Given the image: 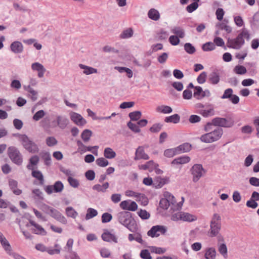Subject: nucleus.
I'll use <instances>...</instances> for the list:
<instances>
[{
	"label": "nucleus",
	"instance_id": "1",
	"mask_svg": "<svg viewBox=\"0 0 259 259\" xmlns=\"http://www.w3.org/2000/svg\"><path fill=\"white\" fill-rule=\"evenodd\" d=\"M118 222L125 227L131 232L135 233L138 230L137 224L134 218L132 217V213L130 211H123L119 212L117 214Z\"/></svg>",
	"mask_w": 259,
	"mask_h": 259
},
{
	"label": "nucleus",
	"instance_id": "2",
	"mask_svg": "<svg viewBox=\"0 0 259 259\" xmlns=\"http://www.w3.org/2000/svg\"><path fill=\"white\" fill-rule=\"evenodd\" d=\"M243 37L246 38L247 40H249L250 38V34L248 31L244 28L242 30V31L235 38H228L227 47L229 48L236 50L240 49L245 43Z\"/></svg>",
	"mask_w": 259,
	"mask_h": 259
},
{
	"label": "nucleus",
	"instance_id": "3",
	"mask_svg": "<svg viewBox=\"0 0 259 259\" xmlns=\"http://www.w3.org/2000/svg\"><path fill=\"white\" fill-rule=\"evenodd\" d=\"M7 154L9 158L14 164L21 165L23 162V155L18 148L12 146L8 147Z\"/></svg>",
	"mask_w": 259,
	"mask_h": 259
},
{
	"label": "nucleus",
	"instance_id": "4",
	"mask_svg": "<svg viewBox=\"0 0 259 259\" xmlns=\"http://www.w3.org/2000/svg\"><path fill=\"white\" fill-rule=\"evenodd\" d=\"M20 136L21 144L25 150L31 153H36L38 152L39 148L37 144L26 135H20Z\"/></svg>",
	"mask_w": 259,
	"mask_h": 259
},
{
	"label": "nucleus",
	"instance_id": "5",
	"mask_svg": "<svg viewBox=\"0 0 259 259\" xmlns=\"http://www.w3.org/2000/svg\"><path fill=\"white\" fill-rule=\"evenodd\" d=\"M44 189L48 195H50L53 192H61L64 189V185L61 181H57L53 185L44 186Z\"/></svg>",
	"mask_w": 259,
	"mask_h": 259
},
{
	"label": "nucleus",
	"instance_id": "6",
	"mask_svg": "<svg viewBox=\"0 0 259 259\" xmlns=\"http://www.w3.org/2000/svg\"><path fill=\"white\" fill-rule=\"evenodd\" d=\"M190 171L193 175V181L197 182L203 175V172H205L206 170L203 168L201 164H195L192 166Z\"/></svg>",
	"mask_w": 259,
	"mask_h": 259
},
{
	"label": "nucleus",
	"instance_id": "7",
	"mask_svg": "<svg viewBox=\"0 0 259 259\" xmlns=\"http://www.w3.org/2000/svg\"><path fill=\"white\" fill-rule=\"evenodd\" d=\"M167 231V228L164 226L156 225L152 227V228L148 231L147 235L152 238L157 237L160 235L158 232L161 234H164Z\"/></svg>",
	"mask_w": 259,
	"mask_h": 259
},
{
	"label": "nucleus",
	"instance_id": "8",
	"mask_svg": "<svg viewBox=\"0 0 259 259\" xmlns=\"http://www.w3.org/2000/svg\"><path fill=\"white\" fill-rule=\"evenodd\" d=\"M212 123L214 126L224 127H231L234 125L232 120H228L226 118L215 117L212 119Z\"/></svg>",
	"mask_w": 259,
	"mask_h": 259
},
{
	"label": "nucleus",
	"instance_id": "9",
	"mask_svg": "<svg viewBox=\"0 0 259 259\" xmlns=\"http://www.w3.org/2000/svg\"><path fill=\"white\" fill-rule=\"evenodd\" d=\"M30 225L33 226L35 228H32L31 230L33 233L42 236H45L47 235V232L44 228L31 219H29V223H27L25 226L26 227H29Z\"/></svg>",
	"mask_w": 259,
	"mask_h": 259
},
{
	"label": "nucleus",
	"instance_id": "10",
	"mask_svg": "<svg viewBox=\"0 0 259 259\" xmlns=\"http://www.w3.org/2000/svg\"><path fill=\"white\" fill-rule=\"evenodd\" d=\"M68 119L65 116L58 115L56 117V121L52 122V127H56L58 125L61 129H64L69 123Z\"/></svg>",
	"mask_w": 259,
	"mask_h": 259
},
{
	"label": "nucleus",
	"instance_id": "11",
	"mask_svg": "<svg viewBox=\"0 0 259 259\" xmlns=\"http://www.w3.org/2000/svg\"><path fill=\"white\" fill-rule=\"evenodd\" d=\"M69 115L71 121L78 126H83L87 123L86 120L80 114L75 112H71Z\"/></svg>",
	"mask_w": 259,
	"mask_h": 259
},
{
	"label": "nucleus",
	"instance_id": "12",
	"mask_svg": "<svg viewBox=\"0 0 259 259\" xmlns=\"http://www.w3.org/2000/svg\"><path fill=\"white\" fill-rule=\"evenodd\" d=\"M49 215L63 224L65 225L67 223V219L61 213L60 211L53 207L51 209Z\"/></svg>",
	"mask_w": 259,
	"mask_h": 259
},
{
	"label": "nucleus",
	"instance_id": "13",
	"mask_svg": "<svg viewBox=\"0 0 259 259\" xmlns=\"http://www.w3.org/2000/svg\"><path fill=\"white\" fill-rule=\"evenodd\" d=\"M221 228V222H210V231L208 232V236L210 237L216 236L219 233Z\"/></svg>",
	"mask_w": 259,
	"mask_h": 259
},
{
	"label": "nucleus",
	"instance_id": "14",
	"mask_svg": "<svg viewBox=\"0 0 259 259\" xmlns=\"http://www.w3.org/2000/svg\"><path fill=\"white\" fill-rule=\"evenodd\" d=\"M101 238L103 241L108 242L113 241L114 243H117L118 242L116 236L114 234L111 233L107 229L104 230V232L101 235Z\"/></svg>",
	"mask_w": 259,
	"mask_h": 259
},
{
	"label": "nucleus",
	"instance_id": "15",
	"mask_svg": "<svg viewBox=\"0 0 259 259\" xmlns=\"http://www.w3.org/2000/svg\"><path fill=\"white\" fill-rule=\"evenodd\" d=\"M125 195L128 197L134 196L142 199L145 205H147L148 203V199L144 194L137 193L132 190H127L125 191Z\"/></svg>",
	"mask_w": 259,
	"mask_h": 259
},
{
	"label": "nucleus",
	"instance_id": "16",
	"mask_svg": "<svg viewBox=\"0 0 259 259\" xmlns=\"http://www.w3.org/2000/svg\"><path fill=\"white\" fill-rule=\"evenodd\" d=\"M220 80V75L219 70L214 69L208 76V81L212 84H218Z\"/></svg>",
	"mask_w": 259,
	"mask_h": 259
},
{
	"label": "nucleus",
	"instance_id": "17",
	"mask_svg": "<svg viewBox=\"0 0 259 259\" xmlns=\"http://www.w3.org/2000/svg\"><path fill=\"white\" fill-rule=\"evenodd\" d=\"M149 158V156L145 152L144 147L143 146H139L138 148L136 149L134 160H148Z\"/></svg>",
	"mask_w": 259,
	"mask_h": 259
},
{
	"label": "nucleus",
	"instance_id": "18",
	"mask_svg": "<svg viewBox=\"0 0 259 259\" xmlns=\"http://www.w3.org/2000/svg\"><path fill=\"white\" fill-rule=\"evenodd\" d=\"M169 182V178L168 177L161 178V177H157L154 181L153 186L156 189L161 188L165 184Z\"/></svg>",
	"mask_w": 259,
	"mask_h": 259
},
{
	"label": "nucleus",
	"instance_id": "19",
	"mask_svg": "<svg viewBox=\"0 0 259 259\" xmlns=\"http://www.w3.org/2000/svg\"><path fill=\"white\" fill-rule=\"evenodd\" d=\"M0 242L5 250L9 254L12 250V247L9 241L7 240L3 233L0 232Z\"/></svg>",
	"mask_w": 259,
	"mask_h": 259
},
{
	"label": "nucleus",
	"instance_id": "20",
	"mask_svg": "<svg viewBox=\"0 0 259 259\" xmlns=\"http://www.w3.org/2000/svg\"><path fill=\"white\" fill-rule=\"evenodd\" d=\"M31 68L33 70H36L38 71V76L39 78L44 76V73L46 71V69L44 66L38 62L32 63L31 65Z\"/></svg>",
	"mask_w": 259,
	"mask_h": 259
},
{
	"label": "nucleus",
	"instance_id": "21",
	"mask_svg": "<svg viewBox=\"0 0 259 259\" xmlns=\"http://www.w3.org/2000/svg\"><path fill=\"white\" fill-rule=\"evenodd\" d=\"M10 49L13 53L20 54L23 51V46L20 41H15L11 44Z\"/></svg>",
	"mask_w": 259,
	"mask_h": 259
},
{
	"label": "nucleus",
	"instance_id": "22",
	"mask_svg": "<svg viewBox=\"0 0 259 259\" xmlns=\"http://www.w3.org/2000/svg\"><path fill=\"white\" fill-rule=\"evenodd\" d=\"M191 158L189 156L184 155L174 159L171 162L172 165L184 164L189 162Z\"/></svg>",
	"mask_w": 259,
	"mask_h": 259
},
{
	"label": "nucleus",
	"instance_id": "23",
	"mask_svg": "<svg viewBox=\"0 0 259 259\" xmlns=\"http://www.w3.org/2000/svg\"><path fill=\"white\" fill-rule=\"evenodd\" d=\"M139 168L143 170L148 169L150 172L154 170V168H157L159 165L155 163L153 160H150L146 162L144 164L139 165Z\"/></svg>",
	"mask_w": 259,
	"mask_h": 259
},
{
	"label": "nucleus",
	"instance_id": "24",
	"mask_svg": "<svg viewBox=\"0 0 259 259\" xmlns=\"http://www.w3.org/2000/svg\"><path fill=\"white\" fill-rule=\"evenodd\" d=\"M39 161V158L37 155L32 156L29 159L28 164L26 167L29 170L34 169V166L37 165Z\"/></svg>",
	"mask_w": 259,
	"mask_h": 259
},
{
	"label": "nucleus",
	"instance_id": "25",
	"mask_svg": "<svg viewBox=\"0 0 259 259\" xmlns=\"http://www.w3.org/2000/svg\"><path fill=\"white\" fill-rule=\"evenodd\" d=\"M32 170L31 176L39 181V184L40 185H44L45 180L44 176L42 172L38 170H34V169Z\"/></svg>",
	"mask_w": 259,
	"mask_h": 259
},
{
	"label": "nucleus",
	"instance_id": "26",
	"mask_svg": "<svg viewBox=\"0 0 259 259\" xmlns=\"http://www.w3.org/2000/svg\"><path fill=\"white\" fill-rule=\"evenodd\" d=\"M178 152L180 154L189 152L192 149V145L189 143H184L177 147Z\"/></svg>",
	"mask_w": 259,
	"mask_h": 259
},
{
	"label": "nucleus",
	"instance_id": "27",
	"mask_svg": "<svg viewBox=\"0 0 259 259\" xmlns=\"http://www.w3.org/2000/svg\"><path fill=\"white\" fill-rule=\"evenodd\" d=\"M79 67L80 69H83V73L86 75H90L93 73H97L98 70L93 67L85 65L82 64H79Z\"/></svg>",
	"mask_w": 259,
	"mask_h": 259
},
{
	"label": "nucleus",
	"instance_id": "28",
	"mask_svg": "<svg viewBox=\"0 0 259 259\" xmlns=\"http://www.w3.org/2000/svg\"><path fill=\"white\" fill-rule=\"evenodd\" d=\"M109 187V183L105 182L102 185L100 184H96L92 187L93 190L97 191L98 192L105 193L106 192L107 189Z\"/></svg>",
	"mask_w": 259,
	"mask_h": 259
},
{
	"label": "nucleus",
	"instance_id": "29",
	"mask_svg": "<svg viewBox=\"0 0 259 259\" xmlns=\"http://www.w3.org/2000/svg\"><path fill=\"white\" fill-rule=\"evenodd\" d=\"M180 121V116L178 114H175L164 118V121L166 123H178Z\"/></svg>",
	"mask_w": 259,
	"mask_h": 259
},
{
	"label": "nucleus",
	"instance_id": "30",
	"mask_svg": "<svg viewBox=\"0 0 259 259\" xmlns=\"http://www.w3.org/2000/svg\"><path fill=\"white\" fill-rule=\"evenodd\" d=\"M148 17L151 20L157 21L160 18L159 12L155 9H151L148 13Z\"/></svg>",
	"mask_w": 259,
	"mask_h": 259
},
{
	"label": "nucleus",
	"instance_id": "31",
	"mask_svg": "<svg viewBox=\"0 0 259 259\" xmlns=\"http://www.w3.org/2000/svg\"><path fill=\"white\" fill-rule=\"evenodd\" d=\"M116 154L111 148L107 147L104 150V156L108 159H112L115 157Z\"/></svg>",
	"mask_w": 259,
	"mask_h": 259
},
{
	"label": "nucleus",
	"instance_id": "32",
	"mask_svg": "<svg viewBox=\"0 0 259 259\" xmlns=\"http://www.w3.org/2000/svg\"><path fill=\"white\" fill-rule=\"evenodd\" d=\"M40 126L44 130H47L52 127L51 125L50 118L49 116H46L39 122Z\"/></svg>",
	"mask_w": 259,
	"mask_h": 259
},
{
	"label": "nucleus",
	"instance_id": "33",
	"mask_svg": "<svg viewBox=\"0 0 259 259\" xmlns=\"http://www.w3.org/2000/svg\"><path fill=\"white\" fill-rule=\"evenodd\" d=\"M216 256L215 249L213 247L208 248L204 254L206 259H214Z\"/></svg>",
	"mask_w": 259,
	"mask_h": 259
},
{
	"label": "nucleus",
	"instance_id": "34",
	"mask_svg": "<svg viewBox=\"0 0 259 259\" xmlns=\"http://www.w3.org/2000/svg\"><path fill=\"white\" fill-rule=\"evenodd\" d=\"M156 110L158 112L169 114L172 112V109L170 106L167 105H161L157 107Z\"/></svg>",
	"mask_w": 259,
	"mask_h": 259
},
{
	"label": "nucleus",
	"instance_id": "35",
	"mask_svg": "<svg viewBox=\"0 0 259 259\" xmlns=\"http://www.w3.org/2000/svg\"><path fill=\"white\" fill-rule=\"evenodd\" d=\"M171 32L176 34L175 35L179 37V38H183L185 36L184 30L181 27H175L171 30Z\"/></svg>",
	"mask_w": 259,
	"mask_h": 259
},
{
	"label": "nucleus",
	"instance_id": "36",
	"mask_svg": "<svg viewBox=\"0 0 259 259\" xmlns=\"http://www.w3.org/2000/svg\"><path fill=\"white\" fill-rule=\"evenodd\" d=\"M200 140L206 143H210L214 142V138H213L212 135H211L210 132L203 134L200 138Z\"/></svg>",
	"mask_w": 259,
	"mask_h": 259
},
{
	"label": "nucleus",
	"instance_id": "37",
	"mask_svg": "<svg viewBox=\"0 0 259 259\" xmlns=\"http://www.w3.org/2000/svg\"><path fill=\"white\" fill-rule=\"evenodd\" d=\"M182 220L183 221L191 222L197 220V217L195 215L188 212H182Z\"/></svg>",
	"mask_w": 259,
	"mask_h": 259
},
{
	"label": "nucleus",
	"instance_id": "38",
	"mask_svg": "<svg viewBox=\"0 0 259 259\" xmlns=\"http://www.w3.org/2000/svg\"><path fill=\"white\" fill-rule=\"evenodd\" d=\"M213 138H214V142L219 140L223 135V131L221 127H218L214 131L210 132Z\"/></svg>",
	"mask_w": 259,
	"mask_h": 259
},
{
	"label": "nucleus",
	"instance_id": "39",
	"mask_svg": "<svg viewBox=\"0 0 259 259\" xmlns=\"http://www.w3.org/2000/svg\"><path fill=\"white\" fill-rule=\"evenodd\" d=\"M134 34V31L132 28L124 30L120 34L119 37L122 39H126L131 37Z\"/></svg>",
	"mask_w": 259,
	"mask_h": 259
},
{
	"label": "nucleus",
	"instance_id": "40",
	"mask_svg": "<svg viewBox=\"0 0 259 259\" xmlns=\"http://www.w3.org/2000/svg\"><path fill=\"white\" fill-rule=\"evenodd\" d=\"M180 154L178 152L177 147L175 148L167 149L164 150V155L166 157H172L176 155Z\"/></svg>",
	"mask_w": 259,
	"mask_h": 259
},
{
	"label": "nucleus",
	"instance_id": "41",
	"mask_svg": "<svg viewBox=\"0 0 259 259\" xmlns=\"http://www.w3.org/2000/svg\"><path fill=\"white\" fill-rule=\"evenodd\" d=\"M92 135V132L90 130H84L81 134V138L84 142L89 141Z\"/></svg>",
	"mask_w": 259,
	"mask_h": 259
},
{
	"label": "nucleus",
	"instance_id": "42",
	"mask_svg": "<svg viewBox=\"0 0 259 259\" xmlns=\"http://www.w3.org/2000/svg\"><path fill=\"white\" fill-rule=\"evenodd\" d=\"M215 48V44L211 41L207 42L202 46V49L203 51L208 52L214 50Z\"/></svg>",
	"mask_w": 259,
	"mask_h": 259
},
{
	"label": "nucleus",
	"instance_id": "43",
	"mask_svg": "<svg viewBox=\"0 0 259 259\" xmlns=\"http://www.w3.org/2000/svg\"><path fill=\"white\" fill-rule=\"evenodd\" d=\"M98 214V211L94 208H89L87 209V212L85 215V219L87 220L92 219L93 218L97 216Z\"/></svg>",
	"mask_w": 259,
	"mask_h": 259
},
{
	"label": "nucleus",
	"instance_id": "44",
	"mask_svg": "<svg viewBox=\"0 0 259 259\" xmlns=\"http://www.w3.org/2000/svg\"><path fill=\"white\" fill-rule=\"evenodd\" d=\"M185 51L189 54H193L196 52V49L194 46L190 42L185 44L184 46Z\"/></svg>",
	"mask_w": 259,
	"mask_h": 259
},
{
	"label": "nucleus",
	"instance_id": "45",
	"mask_svg": "<svg viewBox=\"0 0 259 259\" xmlns=\"http://www.w3.org/2000/svg\"><path fill=\"white\" fill-rule=\"evenodd\" d=\"M142 116V113L140 111H135L134 112H130L128 114V116L132 121H137Z\"/></svg>",
	"mask_w": 259,
	"mask_h": 259
},
{
	"label": "nucleus",
	"instance_id": "46",
	"mask_svg": "<svg viewBox=\"0 0 259 259\" xmlns=\"http://www.w3.org/2000/svg\"><path fill=\"white\" fill-rule=\"evenodd\" d=\"M170 205V201L168 198H161L159 201V206L163 209H167Z\"/></svg>",
	"mask_w": 259,
	"mask_h": 259
},
{
	"label": "nucleus",
	"instance_id": "47",
	"mask_svg": "<svg viewBox=\"0 0 259 259\" xmlns=\"http://www.w3.org/2000/svg\"><path fill=\"white\" fill-rule=\"evenodd\" d=\"M65 210L66 215L68 217L75 219L78 214L77 212L71 206L67 207Z\"/></svg>",
	"mask_w": 259,
	"mask_h": 259
},
{
	"label": "nucleus",
	"instance_id": "48",
	"mask_svg": "<svg viewBox=\"0 0 259 259\" xmlns=\"http://www.w3.org/2000/svg\"><path fill=\"white\" fill-rule=\"evenodd\" d=\"M45 112L43 110H40L37 111L33 116L32 119L34 121H38L42 118L45 115Z\"/></svg>",
	"mask_w": 259,
	"mask_h": 259
},
{
	"label": "nucleus",
	"instance_id": "49",
	"mask_svg": "<svg viewBox=\"0 0 259 259\" xmlns=\"http://www.w3.org/2000/svg\"><path fill=\"white\" fill-rule=\"evenodd\" d=\"M127 126L132 131L135 133H140L141 131V130L138 125H137L135 123L132 122L131 121H129L127 123Z\"/></svg>",
	"mask_w": 259,
	"mask_h": 259
},
{
	"label": "nucleus",
	"instance_id": "50",
	"mask_svg": "<svg viewBox=\"0 0 259 259\" xmlns=\"http://www.w3.org/2000/svg\"><path fill=\"white\" fill-rule=\"evenodd\" d=\"M149 248L152 253H155L156 254H163L166 251V249L165 248L154 246H150Z\"/></svg>",
	"mask_w": 259,
	"mask_h": 259
},
{
	"label": "nucleus",
	"instance_id": "51",
	"mask_svg": "<svg viewBox=\"0 0 259 259\" xmlns=\"http://www.w3.org/2000/svg\"><path fill=\"white\" fill-rule=\"evenodd\" d=\"M96 163L100 167H106L109 164L108 161L103 157L97 158L96 160Z\"/></svg>",
	"mask_w": 259,
	"mask_h": 259
},
{
	"label": "nucleus",
	"instance_id": "52",
	"mask_svg": "<svg viewBox=\"0 0 259 259\" xmlns=\"http://www.w3.org/2000/svg\"><path fill=\"white\" fill-rule=\"evenodd\" d=\"M219 251L225 258L228 257L227 247L226 244L222 243L219 246Z\"/></svg>",
	"mask_w": 259,
	"mask_h": 259
},
{
	"label": "nucleus",
	"instance_id": "53",
	"mask_svg": "<svg viewBox=\"0 0 259 259\" xmlns=\"http://www.w3.org/2000/svg\"><path fill=\"white\" fill-rule=\"evenodd\" d=\"M67 181L69 185L73 188H77L79 185L78 180L71 177H68Z\"/></svg>",
	"mask_w": 259,
	"mask_h": 259
},
{
	"label": "nucleus",
	"instance_id": "54",
	"mask_svg": "<svg viewBox=\"0 0 259 259\" xmlns=\"http://www.w3.org/2000/svg\"><path fill=\"white\" fill-rule=\"evenodd\" d=\"M203 92L202 88L200 86H196L194 89V92L193 96L197 99H201V96Z\"/></svg>",
	"mask_w": 259,
	"mask_h": 259
},
{
	"label": "nucleus",
	"instance_id": "55",
	"mask_svg": "<svg viewBox=\"0 0 259 259\" xmlns=\"http://www.w3.org/2000/svg\"><path fill=\"white\" fill-rule=\"evenodd\" d=\"M138 215L142 220H147L150 217V214L146 210L141 209L138 212Z\"/></svg>",
	"mask_w": 259,
	"mask_h": 259
},
{
	"label": "nucleus",
	"instance_id": "56",
	"mask_svg": "<svg viewBox=\"0 0 259 259\" xmlns=\"http://www.w3.org/2000/svg\"><path fill=\"white\" fill-rule=\"evenodd\" d=\"M76 144L78 146L77 151L80 154H83L87 152V146L84 145L80 140H77Z\"/></svg>",
	"mask_w": 259,
	"mask_h": 259
},
{
	"label": "nucleus",
	"instance_id": "57",
	"mask_svg": "<svg viewBox=\"0 0 259 259\" xmlns=\"http://www.w3.org/2000/svg\"><path fill=\"white\" fill-rule=\"evenodd\" d=\"M234 70L236 73L240 75L244 74L247 71L246 68L242 65L236 66Z\"/></svg>",
	"mask_w": 259,
	"mask_h": 259
},
{
	"label": "nucleus",
	"instance_id": "58",
	"mask_svg": "<svg viewBox=\"0 0 259 259\" xmlns=\"http://www.w3.org/2000/svg\"><path fill=\"white\" fill-rule=\"evenodd\" d=\"M213 41L215 45H216L218 47H223L224 50H226V47H227V45H225L224 41L221 37H216L214 38Z\"/></svg>",
	"mask_w": 259,
	"mask_h": 259
},
{
	"label": "nucleus",
	"instance_id": "59",
	"mask_svg": "<svg viewBox=\"0 0 259 259\" xmlns=\"http://www.w3.org/2000/svg\"><path fill=\"white\" fill-rule=\"evenodd\" d=\"M112 219V215L108 212H105L102 214L101 217L102 222L107 223L110 222Z\"/></svg>",
	"mask_w": 259,
	"mask_h": 259
},
{
	"label": "nucleus",
	"instance_id": "60",
	"mask_svg": "<svg viewBox=\"0 0 259 259\" xmlns=\"http://www.w3.org/2000/svg\"><path fill=\"white\" fill-rule=\"evenodd\" d=\"M162 126L160 123H155L149 128V131L153 133H158L161 130Z\"/></svg>",
	"mask_w": 259,
	"mask_h": 259
},
{
	"label": "nucleus",
	"instance_id": "61",
	"mask_svg": "<svg viewBox=\"0 0 259 259\" xmlns=\"http://www.w3.org/2000/svg\"><path fill=\"white\" fill-rule=\"evenodd\" d=\"M199 5L196 2H193L191 4L188 5L186 8V11L188 13H192L195 11L198 7Z\"/></svg>",
	"mask_w": 259,
	"mask_h": 259
},
{
	"label": "nucleus",
	"instance_id": "62",
	"mask_svg": "<svg viewBox=\"0 0 259 259\" xmlns=\"http://www.w3.org/2000/svg\"><path fill=\"white\" fill-rule=\"evenodd\" d=\"M42 158L44 160L45 164L47 166H50L51 164V157L49 152L45 153L42 156Z\"/></svg>",
	"mask_w": 259,
	"mask_h": 259
},
{
	"label": "nucleus",
	"instance_id": "63",
	"mask_svg": "<svg viewBox=\"0 0 259 259\" xmlns=\"http://www.w3.org/2000/svg\"><path fill=\"white\" fill-rule=\"evenodd\" d=\"M140 256L142 259H152L150 253L148 249L142 250Z\"/></svg>",
	"mask_w": 259,
	"mask_h": 259
},
{
	"label": "nucleus",
	"instance_id": "64",
	"mask_svg": "<svg viewBox=\"0 0 259 259\" xmlns=\"http://www.w3.org/2000/svg\"><path fill=\"white\" fill-rule=\"evenodd\" d=\"M169 42L172 46H177L180 44V40L179 37L173 35L169 37Z\"/></svg>",
	"mask_w": 259,
	"mask_h": 259
}]
</instances>
